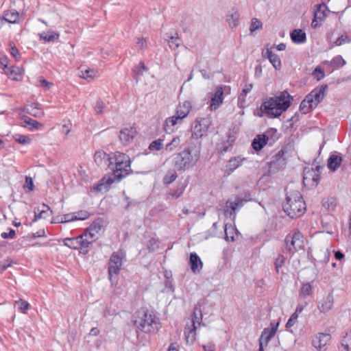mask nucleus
Returning <instances> with one entry per match:
<instances>
[{
  "instance_id": "obj_1",
  "label": "nucleus",
  "mask_w": 351,
  "mask_h": 351,
  "mask_svg": "<svg viewBox=\"0 0 351 351\" xmlns=\"http://www.w3.org/2000/svg\"><path fill=\"white\" fill-rule=\"evenodd\" d=\"M201 149L200 143L187 145L173 157L174 167L178 171H184L195 167L200 158Z\"/></svg>"
},
{
  "instance_id": "obj_2",
  "label": "nucleus",
  "mask_w": 351,
  "mask_h": 351,
  "mask_svg": "<svg viewBox=\"0 0 351 351\" xmlns=\"http://www.w3.org/2000/svg\"><path fill=\"white\" fill-rule=\"evenodd\" d=\"M292 99L287 91H283L278 96L266 99L262 103L261 110L269 116L278 117L290 106Z\"/></svg>"
},
{
  "instance_id": "obj_3",
  "label": "nucleus",
  "mask_w": 351,
  "mask_h": 351,
  "mask_svg": "<svg viewBox=\"0 0 351 351\" xmlns=\"http://www.w3.org/2000/svg\"><path fill=\"white\" fill-rule=\"evenodd\" d=\"M282 209L292 219L301 217L306 211V204L301 193L298 191L287 193Z\"/></svg>"
},
{
  "instance_id": "obj_4",
  "label": "nucleus",
  "mask_w": 351,
  "mask_h": 351,
  "mask_svg": "<svg viewBox=\"0 0 351 351\" xmlns=\"http://www.w3.org/2000/svg\"><path fill=\"white\" fill-rule=\"evenodd\" d=\"M134 323L139 330L146 333L158 331L160 328L159 319L152 312L145 309L136 313Z\"/></svg>"
},
{
  "instance_id": "obj_5",
  "label": "nucleus",
  "mask_w": 351,
  "mask_h": 351,
  "mask_svg": "<svg viewBox=\"0 0 351 351\" xmlns=\"http://www.w3.org/2000/svg\"><path fill=\"white\" fill-rule=\"evenodd\" d=\"M102 224L101 219L95 220L84 232V234L77 237L75 239L80 243L82 247H88L97 239V234L101 230Z\"/></svg>"
},
{
  "instance_id": "obj_6",
  "label": "nucleus",
  "mask_w": 351,
  "mask_h": 351,
  "mask_svg": "<svg viewBox=\"0 0 351 351\" xmlns=\"http://www.w3.org/2000/svg\"><path fill=\"white\" fill-rule=\"evenodd\" d=\"M210 125V121L206 118H197L192 123L191 131L193 138L198 139L204 136Z\"/></svg>"
},
{
  "instance_id": "obj_7",
  "label": "nucleus",
  "mask_w": 351,
  "mask_h": 351,
  "mask_svg": "<svg viewBox=\"0 0 351 351\" xmlns=\"http://www.w3.org/2000/svg\"><path fill=\"white\" fill-rule=\"evenodd\" d=\"M303 235L299 231H296L293 234H289L285 239L287 250L293 254L303 245Z\"/></svg>"
},
{
  "instance_id": "obj_8",
  "label": "nucleus",
  "mask_w": 351,
  "mask_h": 351,
  "mask_svg": "<svg viewBox=\"0 0 351 351\" xmlns=\"http://www.w3.org/2000/svg\"><path fill=\"white\" fill-rule=\"evenodd\" d=\"M279 326V322L270 324V327L263 329L259 338V349L258 351H264V346H267L270 340L276 335Z\"/></svg>"
},
{
  "instance_id": "obj_9",
  "label": "nucleus",
  "mask_w": 351,
  "mask_h": 351,
  "mask_svg": "<svg viewBox=\"0 0 351 351\" xmlns=\"http://www.w3.org/2000/svg\"><path fill=\"white\" fill-rule=\"evenodd\" d=\"M122 266V258L117 252H114L111 255L108 262V276L110 280H112L113 276L119 274Z\"/></svg>"
},
{
  "instance_id": "obj_10",
  "label": "nucleus",
  "mask_w": 351,
  "mask_h": 351,
  "mask_svg": "<svg viewBox=\"0 0 351 351\" xmlns=\"http://www.w3.org/2000/svg\"><path fill=\"white\" fill-rule=\"evenodd\" d=\"M328 88L326 84H323L314 88L310 93L306 97L311 101V103L315 107L324 99L326 95V90Z\"/></svg>"
},
{
  "instance_id": "obj_11",
  "label": "nucleus",
  "mask_w": 351,
  "mask_h": 351,
  "mask_svg": "<svg viewBox=\"0 0 351 351\" xmlns=\"http://www.w3.org/2000/svg\"><path fill=\"white\" fill-rule=\"evenodd\" d=\"M121 180H118L114 173L105 176L99 182L94 186V190L97 192H101L103 191H108L111 185L114 182H119Z\"/></svg>"
},
{
  "instance_id": "obj_12",
  "label": "nucleus",
  "mask_w": 351,
  "mask_h": 351,
  "mask_svg": "<svg viewBox=\"0 0 351 351\" xmlns=\"http://www.w3.org/2000/svg\"><path fill=\"white\" fill-rule=\"evenodd\" d=\"M285 154V152L283 149H281L272 156L271 160L269 162L270 171L276 172L285 167L287 160L284 156Z\"/></svg>"
},
{
  "instance_id": "obj_13",
  "label": "nucleus",
  "mask_w": 351,
  "mask_h": 351,
  "mask_svg": "<svg viewBox=\"0 0 351 351\" xmlns=\"http://www.w3.org/2000/svg\"><path fill=\"white\" fill-rule=\"evenodd\" d=\"M246 200L236 196L234 200L228 199L226 203L224 208V215L226 217H231L232 215L235 217V212L237 210L241 208L243 206V202Z\"/></svg>"
},
{
  "instance_id": "obj_14",
  "label": "nucleus",
  "mask_w": 351,
  "mask_h": 351,
  "mask_svg": "<svg viewBox=\"0 0 351 351\" xmlns=\"http://www.w3.org/2000/svg\"><path fill=\"white\" fill-rule=\"evenodd\" d=\"M110 169L114 173L118 180H122L131 173V162H129L128 165V164H114L111 166Z\"/></svg>"
},
{
  "instance_id": "obj_15",
  "label": "nucleus",
  "mask_w": 351,
  "mask_h": 351,
  "mask_svg": "<svg viewBox=\"0 0 351 351\" xmlns=\"http://www.w3.org/2000/svg\"><path fill=\"white\" fill-rule=\"evenodd\" d=\"M95 162L99 167H108L111 168L113 161L110 158V154H107L104 151H97L94 155Z\"/></svg>"
},
{
  "instance_id": "obj_16",
  "label": "nucleus",
  "mask_w": 351,
  "mask_h": 351,
  "mask_svg": "<svg viewBox=\"0 0 351 351\" xmlns=\"http://www.w3.org/2000/svg\"><path fill=\"white\" fill-rule=\"evenodd\" d=\"M136 135V130L135 128L132 126L126 127L121 130L119 139L123 144L128 145L133 141Z\"/></svg>"
},
{
  "instance_id": "obj_17",
  "label": "nucleus",
  "mask_w": 351,
  "mask_h": 351,
  "mask_svg": "<svg viewBox=\"0 0 351 351\" xmlns=\"http://www.w3.org/2000/svg\"><path fill=\"white\" fill-rule=\"evenodd\" d=\"M331 337L327 333H319L313 340V346L319 351L325 350L326 346L330 341Z\"/></svg>"
},
{
  "instance_id": "obj_18",
  "label": "nucleus",
  "mask_w": 351,
  "mask_h": 351,
  "mask_svg": "<svg viewBox=\"0 0 351 351\" xmlns=\"http://www.w3.org/2000/svg\"><path fill=\"white\" fill-rule=\"evenodd\" d=\"M187 186L186 182H179L174 189H170L166 194L167 200L176 199L181 197L184 193Z\"/></svg>"
},
{
  "instance_id": "obj_19",
  "label": "nucleus",
  "mask_w": 351,
  "mask_h": 351,
  "mask_svg": "<svg viewBox=\"0 0 351 351\" xmlns=\"http://www.w3.org/2000/svg\"><path fill=\"white\" fill-rule=\"evenodd\" d=\"M263 56L269 59L272 66L276 70H280L282 66L280 57L272 52L271 49L267 48L265 51H263Z\"/></svg>"
},
{
  "instance_id": "obj_20",
  "label": "nucleus",
  "mask_w": 351,
  "mask_h": 351,
  "mask_svg": "<svg viewBox=\"0 0 351 351\" xmlns=\"http://www.w3.org/2000/svg\"><path fill=\"white\" fill-rule=\"evenodd\" d=\"M333 303V295L332 293H330L318 303L317 308L321 313H326L332 309Z\"/></svg>"
},
{
  "instance_id": "obj_21",
  "label": "nucleus",
  "mask_w": 351,
  "mask_h": 351,
  "mask_svg": "<svg viewBox=\"0 0 351 351\" xmlns=\"http://www.w3.org/2000/svg\"><path fill=\"white\" fill-rule=\"evenodd\" d=\"M183 119L181 117L175 114L173 116L166 119L164 123V130L166 132L169 133L173 131V127L176 125H180L182 123Z\"/></svg>"
},
{
  "instance_id": "obj_22",
  "label": "nucleus",
  "mask_w": 351,
  "mask_h": 351,
  "mask_svg": "<svg viewBox=\"0 0 351 351\" xmlns=\"http://www.w3.org/2000/svg\"><path fill=\"white\" fill-rule=\"evenodd\" d=\"M189 265L194 274L199 273L203 267V263L200 258L195 252H193L190 254Z\"/></svg>"
},
{
  "instance_id": "obj_23",
  "label": "nucleus",
  "mask_w": 351,
  "mask_h": 351,
  "mask_svg": "<svg viewBox=\"0 0 351 351\" xmlns=\"http://www.w3.org/2000/svg\"><path fill=\"white\" fill-rule=\"evenodd\" d=\"M202 303H204V302L199 301L194 307L191 318V326H197L196 324L200 326L201 324L202 320V312L201 308Z\"/></svg>"
},
{
  "instance_id": "obj_24",
  "label": "nucleus",
  "mask_w": 351,
  "mask_h": 351,
  "mask_svg": "<svg viewBox=\"0 0 351 351\" xmlns=\"http://www.w3.org/2000/svg\"><path fill=\"white\" fill-rule=\"evenodd\" d=\"M269 137L265 134L257 135L252 143V146L256 152L261 150L267 144Z\"/></svg>"
},
{
  "instance_id": "obj_25",
  "label": "nucleus",
  "mask_w": 351,
  "mask_h": 351,
  "mask_svg": "<svg viewBox=\"0 0 351 351\" xmlns=\"http://www.w3.org/2000/svg\"><path fill=\"white\" fill-rule=\"evenodd\" d=\"M110 158H112V161H113V165L118 163L122 165L128 164V165L129 162H131L129 156L119 152L110 154Z\"/></svg>"
},
{
  "instance_id": "obj_26",
  "label": "nucleus",
  "mask_w": 351,
  "mask_h": 351,
  "mask_svg": "<svg viewBox=\"0 0 351 351\" xmlns=\"http://www.w3.org/2000/svg\"><path fill=\"white\" fill-rule=\"evenodd\" d=\"M191 108L192 106L191 102L189 101H185L182 103V104H180L177 107L176 114L184 119L189 114Z\"/></svg>"
},
{
  "instance_id": "obj_27",
  "label": "nucleus",
  "mask_w": 351,
  "mask_h": 351,
  "mask_svg": "<svg viewBox=\"0 0 351 351\" xmlns=\"http://www.w3.org/2000/svg\"><path fill=\"white\" fill-rule=\"evenodd\" d=\"M342 162V157L340 155L332 154L328 160V167L332 171H335Z\"/></svg>"
},
{
  "instance_id": "obj_28",
  "label": "nucleus",
  "mask_w": 351,
  "mask_h": 351,
  "mask_svg": "<svg viewBox=\"0 0 351 351\" xmlns=\"http://www.w3.org/2000/svg\"><path fill=\"white\" fill-rule=\"evenodd\" d=\"M223 90L221 88H217L211 97V109H217L223 101Z\"/></svg>"
},
{
  "instance_id": "obj_29",
  "label": "nucleus",
  "mask_w": 351,
  "mask_h": 351,
  "mask_svg": "<svg viewBox=\"0 0 351 351\" xmlns=\"http://www.w3.org/2000/svg\"><path fill=\"white\" fill-rule=\"evenodd\" d=\"M2 19L3 22L16 23L19 20V13L15 10H6L3 12Z\"/></svg>"
},
{
  "instance_id": "obj_30",
  "label": "nucleus",
  "mask_w": 351,
  "mask_h": 351,
  "mask_svg": "<svg viewBox=\"0 0 351 351\" xmlns=\"http://www.w3.org/2000/svg\"><path fill=\"white\" fill-rule=\"evenodd\" d=\"M290 36L294 43H302L306 40V33L301 29L293 30Z\"/></svg>"
},
{
  "instance_id": "obj_31",
  "label": "nucleus",
  "mask_w": 351,
  "mask_h": 351,
  "mask_svg": "<svg viewBox=\"0 0 351 351\" xmlns=\"http://www.w3.org/2000/svg\"><path fill=\"white\" fill-rule=\"evenodd\" d=\"M80 76L82 78L87 80L88 82H90L93 80L95 78L99 77V72L93 69H83L82 68L80 70Z\"/></svg>"
},
{
  "instance_id": "obj_32",
  "label": "nucleus",
  "mask_w": 351,
  "mask_h": 351,
  "mask_svg": "<svg viewBox=\"0 0 351 351\" xmlns=\"http://www.w3.org/2000/svg\"><path fill=\"white\" fill-rule=\"evenodd\" d=\"M90 214L86 210H80L74 213L67 214V223L76 220H85Z\"/></svg>"
},
{
  "instance_id": "obj_33",
  "label": "nucleus",
  "mask_w": 351,
  "mask_h": 351,
  "mask_svg": "<svg viewBox=\"0 0 351 351\" xmlns=\"http://www.w3.org/2000/svg\"><path fill=\"white\" fill-rule=\"evenodd\" d=\"M316 7L317 8L314 12V17L315 19H318L319 21H322L327 16V7L324 3L317 5Z\"/></svg>"
},
{
  "instance_id": "obj_34",
  "label": "nucleus",
  "mask_w": 351,
  "mask_h": 351,
  "mask_svg": "<svg viewBox=\"0 0 351 351\" xmlns=\"http://www.w3.org/2000/svg\"><path fill=\"white\" fill-rule=\"evenodd\" d=\"M239 20V14L234 10L232 13L227 15V21L230 27L234 29L237 27Z\"/></svg>"
},
{
  "instance_id": "obj_35",
  "label": "nucleus",
  "mask_w": 351,
  "mask_h": 351,
  "mask_svg": "<svg viewBox=\"0 0 351 351\" xmlns=\"http://www.w3.org/2000/svg\"><path fill=\"white\" fill-rule=\"evenodd\" d=\"M182 143L181 136H176L172 138V140L166 145L165 150L171 152L176 149Z\"/></svg>"
},
{
  "instance_id": "obj_36",
  "label": "nucleus",
  "mask_w": 351,
  "mask_h": 351,
  "mask_svg": "<svg viewBox=\"0 0 351 351\" xmlns=\"http://www.w3.org/2000/svg\"><path fill=\"white\" fill-rule=\"evenodd\" d=\"M315 108L316 107L313 106L312 103H311V101L306 97H305L300 105V110L303 114H307Z\"/></svg>"
},
{
  "instance_id": "obj_37",
  "label": "nucleus",
  "mask_w": 351,
  "mask_h": 351,
  "mask_svg": "<svg viewBox=\"0 0 351 351\" xmlns=\"http://www.w3.org/2000/svg\"><path fill=\"white\" fill-rule=\"evenodd\" d=\"M196 329L197 326H191V328H190L189 326L188 328L186 327L184 333L187 343H193L195 341Z\"/></svg>"
},
{
  "instance_id": "obj_38",
  "label": "nucleus",
  "mask_w": 351,
  "mask_h": 351,
  "mask_svg": "<svg viewBox=\"0 0 351 351\" xmlns=\"http://www.w3.org/2000/svg\"><path fill=\"white\" fill-rule=\"evenodd\" d=\"M346 64V60L341 57V56H337L334 57L332 60L329 62V65L333 69H337L340 67L343 66Z\"/></svg>"
},
{
  "instance_id": "obj_39",
  "label": "nucleus",
  "mask_w": 351,
  "mask_h": 351,
  "mask_svg": "<svg viewBox=\"0 0 351 351\" xmlns=\"http://www.w3.org/2000/svg\"><path fill=\"white\" fill-rule=\"evenodd\" d=\"M167 40L168 41L169 47L172 49H177L181 44L182 40L178 36V34L175 33V35L171 36H167Z\"/></svg>"
},
{
  "instance_id": "obj_40",
  "label": "nucleus",
  "mask_w": 351,
  "mask_h": 351,
  "mask_svg": "<svg viewBox=\"0 0 351 351\" xmlns=\"http://www.w3.org/2000/svg\"><path fill=\"white\" fill-rule=\"evenodd\" d=\"M341 347L343 350L341 351H351V330L346 332L341 340Z\"/></svg>"
},
{
  "instance_id": "obj_41",
  "label": "nucleus",
  "mask_w": 351,
  "mask_h": 351,
  "mask_svg": "<svg viewBox=\"0 0 351 351\" xmlns=\"http://www.w3.org/2000/svg\"><path fill=\"white\" fill-rule=\"evenodd\" d=\"M9 77L14 80H19L21 76V70L17 66H10L5 73Z\"/></svg>"
},
{
  "instance_id": "obj_42",
  "label": "nucleus",
  "mask_w": 351,
  "mask_h": 351,
  "mask_svg": "<svg viewBox=\"0 0 351 351\" xmlns=\"http://www.w3.org/2000/svg\"><path fill=\"white\" fill-rule=\"evenodd\" d=\"M243 160L244 158H241L239 156L234 157V158H232L228 161L227 167L230 171H234V169H236L237 168L241 165Z\"/></svg>"
},
{
  "instance_id": "obj_43",
  "label": "nucleus",
  "mask_w": 351,
  "mask_h": 351,
  "mask_svg": "<svg viewBox=\"0 0 351 351\" xmlns=\"http://www.w3.org/2000/svg\"><path fill=\"white\" fill-rule=\"evenodd\" d=\"M39 36L41 40L45 42H51L58 38V34L53 32H43L39 34Z\"/></svg>"
},
{
  "instance_id": "obj_44",
  "label": "nucleus",
  "mask_w": 351,
  "mask_h": 351,
  "mask_svg": "<svg viewBox=\"0 0 351 351\" xmlns=\"http://www.w3.org/2000/svg\"><path fill=\"white\" fill-rule=\"evenodd\" d=\"M178 178L177 173L175 170L171 169L163 178V183L165 184H169L176 180Z\"/></svg>"
},
{
  "instance_id": "obj_45",
  "label": "nucleus",
  "mask_w": 351,
  "mask_h": 351,
  "mask_svg": "<svg viewBox=\"0 0 351 351\" xmlns=\"http://www.w3.org/2000/svg\"><path fill=\"white\" fill-rule=\"evenodd\" d=\"M93 108L97 114H101L106 110L107 106L101 99H99L97 100Z\"/></svg>"
},
{
  "instance_id": "obj_46",
  "label": "nucleus",
  "mask_w": 351,
  "mask_h": 351,
  "mask_svg": "<svg viewBox=\"0 0 351 351\" xmlns=\"http://www.w3.org/2000/svg\"><path fill=\"white\" fill-rule=\"evenodd\" d=\"M313 293L312 287L310 283H305L302 285L300 289L299 295L300 298H306L308 295H311Z\"/></svg>"
},
{
  "instance_id": "obj_47",
  "label": "nucleus",
  "mask_w": 351,
  "mask_h": 351,
  "mask_svg": "<svg viewBox=\"0 0 351 351\" xmlns=\"http://www.w3.org/2000/svg\"><path fill=\"white\" fill-rule=\"evenodd\" d=\"M24 123L25 126H27L31 130H38L43 126L38 121L29 117L25 119Z\"/></svg>"
},
{
  "instance_id": "obj_48",
  "label": "nucleus",
  "mask_w": 351,
  "mask_h": 351,
  "mask_svg": "<svg viewBox=\"0 0 351 351\" xmlns=\"http://www.w3.org/2000/svg\"><path fill=\"white\" fill-rule=\"evenodd\" d=\"M14 139L16 142L22 144V145H27L31 142V139L28 136L16 134L13 136Z\"/></svg>"
},
{
  "instance_id": "obj_49",
  "label": "nucleus",
  "mask_w": 351,
  "mask_h": 351,
  "mask_svg": "<svg viewBox=\"0 0 351 351\" xmlns=\"http://www.w3.org/2000/svg\"><path fill=\"white\" fill-rule=\"evenodd\" d=\"M322 205L328 210H334L336 206L335 199L332 197L323 199Z\"/></svg>"
},
{
  "instance_id": "obj_50",
  "label": "nucleus",
  "mask_w": 351,
  "mask_h": 351,
  "mask_svg": "<svg viewBox=\"0 0 351 351\" xmlns=\"http://www.w3.org/2000/svg\"><path fill=\"white\" fill-rule=\"evenodd\" d=\"M262 22L256 18L252 19L250 31L251 34H253L256 30L262 29Z\"/></svg>"
},
{
  "instance_id": "obj_51",
  "label": "nucleus",
  "mask_w": 351,
  "mask_h": 351,
  "mask_svg": "<svg viewBox=\"0 0 351 351\" xmlns=\"http://www.w3.org/2000/svg\"><path fill=\"white\" fill-rule=\"evenodd\" d=\"M163 145V140L158 138L152 141L149 145V149L159 151L162 149Z\"/></svg>"
},
{
  "instance_id": "obj_52",
  "label": "nucleus",
  "mask_w": 351,
  "mask_h": 351,
  "mask_svg": "<svg viewBox=\"0 0 351 351\" xmlns=\"http://www.w3.org/2000/svg\"><path fill=\"white\" fill-rule=\"evenodd\" d=\"M286 258L283 255H278V256L276 258L274 265H275V269L276 270L277 273H279L280 268L283 266L285 264Z\"/></svg>"
},
{
  "instance_id": "obj_53",
  "label": "nucleus",
  "mask_w": 351,
  "mask_h": 351,
  "mask_svg": "<svg viewBox=\"0 0 351 351\" xmlns=\"http://www.w3.org/2000/svg\"><path fill=\"white\" fill-rule=\"evenodd\" d=\"M35 214V221L39 219H45L47 218L50 215V213H47L45 210H40L39 208H36V210L34 211Z\"/></svg>"
},
{
  "instance_id": "obj_54",
  "label": "nucleus",
  "mask_w": 351,
  "mask_h": 351,
  "mask_svg": "<svg viewBox=\"0 0 351 351\" xmlns=\"http://www.w3.org/2000/svg\"><path fill=\"white\" fill-rule=\"evenodd\" d=\"M26 112L30 114L32 116L36 117L40 112L39 109L36 106V104H32L31 105H27L25 107Z\"/></svg>"
},
{
  "instance_id": "obj_55",
  "label": "nucleus",
  "mask_w": 351,
  "mask_h": 351,
  "mask_svg": "<svg viewBox=\"0 0 351 351\" xmlns=\"http://www.w3.org/2000/svg\"><path fill=\"white\" fill-rule=\"evenodd\" d=\"M16 304L18 306L19 309L22 313H24L29 308V303L25 300H21V299L18 301H16Z\"/></svg>"
},
{
  "instance_id": "obj_56",
  "label": "nucleus",
  "mask_w": 351,
  "mask_h": 351,
  "mask_svg": "<svg viewBox=\"0 0 351 351\" xmlns=\"http://www.w3.org/2000/svg\"><path fill=\"white\" fill-rule=\"evenodd\" d=\"M8 63H9V59L5 56H0V68H1L4 73H5V71H7L8 67Z\"/></svg>"
},
{
  "instance_id": "obj_57",
  "label": "nucleus",
  "mask_w": 351,
  "mask_h": 351,
  "mask_svg": "<svg viewBox=\"0 0 351 351\" xmlns=\"http://www.w3.org/2000/svg\"><path fill=\"white\" fill-rule=\"evenodd\" d=\"M23 188L25 189H27L28 191H34V185L33 180H32V178L31 177H29V176H26L25 177V184L23 185Z\"/></svg>"
},
{
  "instance_id": "obj_58",
  "label": "nucleus",
  "mask_w": 351,
  "mask_h": 351,
  "mask_svg": "<svg viewBox=\"0 0 351 351\" xmlns=\"http://www.w3.org/2000/svg\"><path fill=\"white\" fill-rule=\"evenodd\" d=\"M75 239H76V237L75 239L67 238V241H69L70 242L69 243H67V247H71V248H75V249L80 248L81 250H82L84 248H86L87 247H82V246H81L80 243H77L75 240Z\"/></svg>"
},
{
  "instance_id": "obj_59",
  "label": "nucleus",
  "mask_w": 351,
  "mask_h": 351,
  "mask_svg": "<svg viewBox=\"0 0 351 351\" xmlns=\"http://www.w3.org/2000/svg\"><path fill=\"white\" fill-rule=\"evenodd\" d=\"M147 246L149 251L154 252L158 248V242L155 239H151L148 241Z\"/></svg>"
},
{
  "instance_id": "obj_60",
  "label": "nucleus",
  "mask_w": 351,
  "mask_h": 351,
  "mask_svg": "<svg viewBox=\"0 0 351 351\" xmlns=\"http://www.w3.org/2000/svg\"><path fill=\"white\" fill-rule=\"evenodd\" d=\"M350 38L348 36H341L337 38L334 43L336 46H340L344 43H350Z\"/></svg>"
},
{
  "instance_id": "obj_61",
  "label": "nucleus",
  "mask_w": 351,
  "mask_h": 351,
  "mask_svg": "<svg viewBox=\"0 0 351 351\" xmlns=\"http://www.w3.org/2000/svg\"><path fill=\"white\" fill-rule=\"evenodd\" d=\"M314 77L319 81L324 77V72L320 67H317L313 72Z\"/></svg>"
},
{
  "instance_id": "obj_62",
  "label": "nucleus",
  "mask_w": 351,
  "mask_h": 351,
  "mask_svg": "<svg viewBox=\"0 0 351 351\" xmlns=\"http://www.w3.org/2000/svg\"><path fill=\"white\" fill-rule=\"evenodd\" d=\"M298 315L297 313H293L290 318L289 319L288 322L286 324V328H289L292 327L297 322Z\"/></svg>"
},
{
  "instance_id": "obj_63",
  "label": "nucleus",
  "mask_w": 351,
  "mask_h": 351,
  "mask_svg": "<svg viewBox=\"0 0 351 351\" xmlns=\"http://www.w3.org/2000/svg\"><path fill=\"white\" fill-rule=\"evenodd\" d=\"M319 173H320V167L317 166L315 167V169H314V174H313L312 180L315 183V185L317 184L319 180Z\"/></svg>"
},
{
  "instance_id": "obj_64",
  "label": "nucleus",
  "mask_w": 351,
  "mask_h": 351,
  "mask_svg": "<svg viewBox=\"0 0 351 351\" xmlns=\"http://www.w3.org/2000/svg\"><path fill=\"white\" fill-rule=\"evenodd\" d=\"M15 234H16L15 230L12 228H9V232L8 233L2 232L1 234V237L4 239H13V238H14Z\"/></svg>"
}]
</instances>
